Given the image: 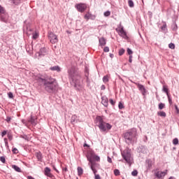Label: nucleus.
Instances as JSON below:
<instances>
[{
	"label": "nucleus",
	"instance_id": "nucleus-1",
	"mask_svg": "<svg viewBox=\"0 0 179 179\" xmlns=\"http://www.w3.org/2000/svg\"><path fill=\"white\" fill-rule=\"evenodd\" d=\"M69 75V80L71 85L74 86L75 89L78 92H82L83 90V84L80 81V73L75 66H72L67 71Z\"/></svg>",
	"mask_w": 179,
	"mask_h": 179
},
{
	"label": "nucleus",
	"instance_id": "nucleus-2",
	"mask_svg": "<svg viewBox=\"0 0 179 179\" xmlns=\"http://www.w3.org/2000/svg\"><path fill=\"white\" fill-rule=\"evenodd\" d=\"M35 80L39 86H44L45 90V92H48V93H54L58 87L57 80L52 77L42 78L40 76H36Z\"/></svg>",
	"mask_w": 179,
	"mask_h": 179
},
{
	"label": "nucleus",
	"instance_id": "nucleus-3",
	"mask_svg": "<svg viewBox=\"0 0 179 179\" xmlns=\"http://www.w3.org/2000/svg\"><path fill=\"white\" fill-rule=\"evenodd\" d=\"M124 138L127 145H134L138 141V132L136 129H131L124 134Z\"/></svg>",
	"mask_w": 179,
	"mask_h": 179
},
{
	"label": "nucleus",
	"instance_id": "nucleus-4",
	"mask_svg": "<svg viewBox=\"0 0 179 179\" xmlns=\"http://www.w3.org/2000/svg\"><path fill=\"white\" fill-rule=\"evenodd\" d=\"M95 124L99 128L101 132H108L113 126L109 123L104 122L101 116H97L95 120Z\"/></svg>",
	"mask_w": 179,
	"mask_h": 179
},
{
	"label": "nucleus",
	"instance_id": "nucleus-5",
	"mask_svg": "<svg viewBox=\"0 0 179 179\" xmlns=\"http://www.w3.org/2000/svg\"><path fill=\"white\" fill-rule=\"evenodd\" d=\"M121 155L123 160H124L127 164L131 166V164H132V162H134V158L131 155V150L126 149L121 152Z\"/></svg>",
	"mask_w": 179,
	"mask_h": 179
},
{
	"label": "nucleus",
	"instance_id": "nucleus-6",
	"mask_svg": "<svg viewBox=\"0 0 179 179\" xmlns=\"http://www.w3.org/2000/svg\"><path fill=\"white\" fill-rule=\"evenodd\" d=\"M96 156V154L94 152H90L87 154V158L88 162H90V169L92 171L96 173V168H94V157Z\"/></svg>",
	"mask_w": 179,
	"mask_h": 179
},
{
	"label": "nucleus",
	"instance_id": "nucleus-7",
	"mask_svg": "<svg viewBox=\"0 0 179 179\" xmlns=\"http://www.w3.org/2000/svg\"><path fill=\"white\" fill-rule=\"evenodd\" d=\"M167 175V170L164 171H160L159 169H155L154 171V176L156 177V178L159 179H164V176Z\"/></svg>",
	"mask_w": 179,
	"mask_h": 179
},
{
	"label": "nucleus",
	"instance_id": "nucleus-8",
	"mask_svg": "<svg viewBox=\"0 0 179 179\" xmlns=\"http://www.w3.org/2000/svg\"><path fill=\"white\" fill-rule=\"evenodd\" d=\"M75 8L76 9H77L78 12L83 13V12H85V10L87 9V5H86V3H80L76 4Z\"/></svg>",
	"mask_w": 179,
	"mask_h": 179
},
{
	"label": "nucleus",
	"instance_id": "nucleus-9",
	"mask_svg": "<svg viewBox=\"0 0 179 179\" xmlns=\"http://www.w3.org/2000/svg\"><path fill=\"white\" fill-rule=\"evenodd\" d=\"M48 38L52 44L58 43V36L52 32L48 33Z\"/></svg>",
	"mask_w": 179,
	"mask_h": 179
},
{
	"label": "nucleus",
	"instance_id": "nucleus-10",
	"mask_svg": "<svg viewBox=\"0 0 179 179\" xmlns=\"http://www.w3.org/2000/svg\"><path fill=\"white\" fill-rule=\"evenodd\" d=\"M8 19H9V17H8V14L6 13V11L5 10L3 13H0L1 22H3V23H8Z\"/></svg>",
	"mask_w": 179,
	"mask_h": 179
},
{
	"label": "nucleus",
	"instance_id": "nucleus-11",
	"mask_svg": "<svg viewBox=\"0 0 179 179\" xmlns=\"http://www.w3.org/2000/svg\"><path fill=\"white\" fill-rule=\"evenodd\" d=\"M138 90L142 93L143 96H146V88L142 84L136 83Z\"/></svg>",
	"mask_w": 179,
	"mask_h": 179
},
{
	"label": "nucleus",
	"instance_id": "nucleus-12",
	"mask_svg": "<svg viewBox=\"0 0 179 179\" xmlns=\"http://www.w3.org/2000/svg\"><path fill=\"white\" fill-rule=\"evenodd\" d=\"M119 34L122 37V38H124V40H128L129 37L128 35H127V31L124 30V27L120 28L119 30Z\"/></svg>",
	"mask_w": 179,
	"mask_h": 179
},
{
	"label": "nucleus",
	"instance_id": "nucleus-13",
	"mask_svg": "<svg viewBox=\"0 0 179 179\" xmlns=\"http://www.w3.org/2000/svg\"><path fill=\"white\" fill-rule=\"evenodd\" d=\"M48 53V50L45 48H41L38 52V57L41 58V57H45Z\"/></svg>",
	"mask_w": 179,
	"mask_h": 179
},
{
	"label": "nucleus",
	"instance_id": "nucleus-14",
	"mask_svg": "<svg viewBox=\"0 0 179 179\" xmlns=\"http://www.w3.org/2000/svg\"><path fill=\"white\" fill-rule=\"evenodd\" d=\"M29 122H30V124H31V125H33L34 127H36V125H37V117L31 115L30 119L28 120Z\"/></svg>",
	"mask_w": 179,
	"mask_h": 179
},
{
	"label": "nucleus",
	"instance_id": "nucleus-15",
	"mask_svg": "<svg viewBox=\"0 0 179 179\" xmlns=\"http://www.w3.org/2000/svg\"><path fill=\"white\" fill-rule=\"evenodd\" d=\"M101 104H103L104 107H108V98H107V96H101Z\"/></svg>",
	"mask_w": 179,
	"mask_h": 179
},
{
	"label": "nucleus",
	"instance_id": "nucleus-16",
	"mask_svg": "<svg viewBox=\"0 0 179 179\" xmlns=\"http://www.w3.org/2000/svg\"><path fill=\"white\" fill-rule=\"evenodd\" d=\"M145 163H146L147 170L152 169V167L153 166V162H152V159H147Z\"/></svg>",
	"mask_w": 179,
	"mask_h": 179
},
{
	"label": "nucleus",
	"instance_id": "nucleus-17",
	"mask_svg": "<svg viewBox=\"0 0 179 179\" xmlns=\"http://www.w3.org/2000/svg\"><path fill=\"white\" fill-rule=\"evenodd\" d=\"M45 176H47V177H52V174L51 173V169L48 167L45 168Z\"/></svg>",
	"mask_w": 179,
	"mask_h": 179
},
{
	"label": "nucleus",
	"instance_id": "nucleus-18",
	"mask_svg": "<svg viewBox=\"0 0 179 179\" xmlns=\"http://www.w3.org/2000/svg\"><path fill=\"white\" fill-rule=\"evenodd\" d=\"M90 17H96V15L90 13V12H87L85 15L84 18L86 19V20H89Z\"/></svg>",
	"mask_w": 179,
	"mask_h": 179
},
{
	"label": "nucleus",
	"instance_id": "nucleus-19",
	"mask_svg": "<svg viewBox=\"0 0 179 179\" xmlns=\"http://www.w3.org/2000/svg\"><path fill=\"white\" fill-rule=\"evenodd\" d=\"M50 71H56V72H61V67H59V66H51L50 68Z\"/></svg>",
	"mask_w": 179,
	"mask_h": 179
},
{
	"label": "nucleus",
	"instance_id": "nucleus-20",
	"mask_svg": "<svg viewBox=\"0 0 179 179\" xmlns=\"http://www.w3.org/2000/svg\"><path fill=\"white\" fill-rule=\"evenodd\" d=\"M99 45H101V47H104V45H106V38H99Z\"/></svg>",
	"mask_w": 179,
	"mask_h": 179
},
{
	"label": "nucleus",
	"instance_id": "nucleus-21",
	"mask_svg": "<svg viewBox=\"0 0 179 179\" xmlns=\"http://www.w3.org/2000/svg\"><path fill=\"white\" fill-rule=\"evenodd\" d=\"M11 167L13 169V170H15V171H17V173H22V169H20L19 166L16 165H12Z\"/></svg>",
	"mask_w": 179,
	"mask_h": 179
},
{
	"label": "nucleus",
	"instance_id": "nucleus-22",
	"mask_svg": "<svg viewBox=\"0 0 179 179\" xmlns=\"http://www.w3.org/2000/svg\"><path fill=\"white\" fill-rule=\"evenodd\" d=\"M36 158H37L38 162H42V160H43V154H41V152H36Z\"/></svg>",
	"mask_w": 179,
	"mask_h": 179
},
{
	"label": "nucleus",
	"instance_id": "nucleus-23",
	"mask_svg": "<svg viewBox=\"0 0 179 179\" xmlns=\"http://www.w3.org/2000/svg\"><path fill=\"white\" fill-rule=\"evenodd\" d=\"M162 91L166 93V96H170V94L169 93V87L167 85L163 86Z\"/></svg>",
	"mask_w": 179,
	"mask_h": 179
},
{
	"label": "nucleus",
	"instance_id": "nucleus-24",
	"mask_svg": "<svg viewBox=\"0 0 179 179\" xmlns=\"http://www.w3.org/2000/svg\"><path fill=\"white\" fill-rule=\"evenodd\" d=\"M78 176H79V177H81L82 175L83 174V169H82V167L78 166Z\"/></svg>",
	"mask_w": 179,
	"mask_h": 179
},
{
	"label": "nucleus",
	"instance_id": "nucleus-25",
	"mask_svg": "<svg viewBox=\"0 0 179 179\" xmlns=\"http://www.w3.org/2000/svg\"><path fill=\"white\" fill-rule=\"evenodd\" d=\"M38 38V33L34 31L32 33V40H37Z\"/></svg>",
	"mask_w": 179,
	"mask_h": 179
},
{
	"label": "nucleus",
	"instance_id": "nucleus-26",
	"mask_svg": "<svg viewBox=\"0 0 179 179\" xmlns=\"http://www.w3.org/2000/svg\"><path fill=\"white\" fill-rule=\"evenodd\" d=\"M157 115H159V117H164V118H165V117H166V112H164V111L157 112Z\"/></svg>",
	"mask_w": 179,
	"mask_h": 179
},
{
	"label": "nucleus",
	"instance_id": "nucleus-27",
	"mask_svg": "<svg viewBox=\"0 0 179 179\" xmlns=\"http://www.w3.org/2000/svg\"><path fill=\"white\" fill-rule=\"evenodd\" d=\"M20 138H22V139H24L25 141H30V138H29L28 136L26 134L20 135Z\"/></svg>",
	"mask_w": 179,
	"mask_h": 179
},
{
	"label": "nucleus",
	"instance_id": "nucleus-28",
	"mask_svg": "<svg viewBox=\"0 0 179 179\" xmlns=\"http://www.w3.org/2000/svg\"><path fill=\"white\" fill-rule=\"evenodd\" d=\"M128 5L129 8H134V6H135V4L134 3V1L132 0L128 1Z\"/></svg>",
	"mask_w": 179,
	"mask_h": 179
},
{
	"label": "nucleus",
	"instance_id": "nucleus-29",
	"mask_svg": "<svg viewBox=\"0 0 179 179\" xmlns=\"http://www.w3.org/2000/svg\"><path fill=\"white\" fill-rule=\"evenodd\" d=\"M164 107H166V104H164L163 103H160L159 104L158 108H159V110H163V108H164Z\"/></svg>",
	"mask_w": 179,
	"mask_h": 179
},
{
	"label": "nucleus",
	"instance_id": "nucleus-30",
	"mask_svg": "<svg viewBox=\"0 0 179 179\" xmlns=\"http://www.w3.org/2000/svg\"><path fill=\"white\" fill-rule=\"evenodd\" d=\"M125 54V50L124 48H122L119 50V55L121 57L122 55H124Z\"/></svg>",
	"mask_w": 179,
	"mask_h": 179
},
{
	"label": "nucleus",
	"instance_id": "nucleus-31",
	"mask_svg": "<svg viewBox=\"0 0 179 179\" xmlns=\"http://www.w3.org/2000/svg\"><path fill=\"white\" fill-rule=\"evenodd\" d=\"M76 115H73L72 117H71V123L72 124H74V122H76Z\"/></svg>",
	"mask_w": 179,
	"mask_h": 179
},
{
	"label": "nucleus",
	"instance_id": "nucleus-32",
	"mask_svg": "<svg viewBox=\"0 0 179 179\" xmlns=\"http://www.w3.org/2000/svg\"><path fill=\"white\" fill-rule=\"evenodd\" d=\"M103 83H107V82H108V76H103Z\"/></svg>",
	"mask_w": 179,
	"mask_h": 179
},
{
	"label": "nucleus",
	"instance_id": "nucleus-33",
	"mask_svg": "<svg viewBox=\"0 0 179 179\" xmlns=\"http://www.w3.org/2000/svg\"><path fill=\"white\" fill-rule=\"evenodd\" d=\"M168 100H169V103L170 104V106L173 105V99H171V96H170V95L167 96Z\"/></svg>",
	"mask_w": 179,
	"mask_h": 179
},
{
	"label": "nucleus",
	"instance_id": "nucleus-34",
	"mask_svg": "<svg viewBox=\"0 0 179 179\" xmlns=\"http://www.w3.org/2000/svg\"><path fill=\"white\" fill-rule=\"evenodd\" d=\"M127 54L129 55V57H130V55H132L134 54V52L129 48H127Z\"/></svg>",
	"mask_w": 179,
	"mask_h": 179
},
{
	"label": "nucleus",
	"instance_id": "nucleus-35",
	"mask_svg": "<svg viewBox=\"0 0 179 179\" xmlns=\"http://www.w3.org/2000/svg\"><path fill=\"white\" fill-rule=\"evenodd\" d=\"M5 121H6L8 124H10V121H12V117L7 116L6 118L5 119Z\"/></svg>",
	"mask_w": 179,
	"mask_h": 179
},
{
	"label": "nucleus",
	"instance_id": "nucleus-36",
	"mask_svg": "<svg viewBox=\"0 0 179 179\" xmlns=\"http://www.w3.org/2000/svg\"><path fill=\"white\" fill-rule=\"evenodd\" d=\"M118 108H119V110H122V108H124V103H122V102H119Z\"/></svg>",
	"mask_w": 179,
	"mask_h": 179
},
{
	"label": "nucleus",
	"instance_id": "nucleus-37",
	"mask_svg": "<svg viewBox=\"0 0 179 179\" xmlns=\"http://www.w3.org/2000/svg\"><path fill=\"white\" fill-rule=\"evenodd\" d=\"M169 47L171 48V50H174V48H176V45H174L173 43H171L169 44Z\"/></svg>",
	"mask_w": 179,
	"mask_h": 179
},
{
	"label": "nucleus",
	"instance_id": "nucleus-38",
	"mask_svg": "<svg viewBox=\"0 0 179 179\" xmlns=\"http://www.w3.org/2000/svg\"><path fill=\"white\" fill-rule=\"evenodd\" d=\"M96 173H94V171H93V173H94V174L95 176V179H101V177H100V175L96 174L97 170H96Z\"/></svg>",
	"mask_w": 179,
	"mask_h": 179
},
{
	"label": "nucleus",
	"instance_id": "nucleus-39",
	"mask_svg": "<svg viewBox=\"0 0 179 179\" xmlns=\"http://www.w3.org/2000/svg\"><path fill=\"white\" fill-rule=\"evenodd\" d=\"M162 31H166L167 30V25L164 24L162 27H161Z\"/></svg>",
	"mask_w": 179,
	"mask_h": 179
},
{
	"label": "nucleus",
	"instance_id": "nucleus-40",
	"mask_svg": "<svg viewBox=\"0 0 179 179\" xmlns=\"http://www.w3.org/2000/svg\"><path fill=\"white\" fill-rule=\"evenodd\" d=\"M12 152L15 155H17V153H19V150H17V148H13Z\"/></svg>",
	"mask_w": 179,
	"mask_h": 179
},
{
	"label": "nucleus",
	"instance_id": "nucleus-41",
	"mask_svg": "<svg viewBox=\"0 0 179 179\" xmlns=\"http://www.w3.org/2000/svg\"><path fill=\"white\" fill-rule=\"evenodd\" d=\"M131 176H133L134 177H136V176H138V171L134 170V171H132Z\"/></svg>",
	"mask_w": 179,
	"mask_h": 179
},
{
	"label": "nucleus",
	"instance_id": "nucleus-42",
	"mask_svg": "<svg viewBox=\"0 0 179 179\" xmlns=\"http://www.w3.org/2000/svg\"><path fill=\"white\" fill-rule=\"evenodd\" d=\"M173 145H178V138H176L173 140Z\"/></svg>",
	"mask_w": 179,
	"mask_h": 179
},
{
	"label": "nucleus",
	"instance_id": "nucleus-43",
	"mask_svg": "<svg viewBox=\"0 0 179 179\" xmlns=\"http://www.w3.org/2000/svg\"><path fill=\"white\" fill-rule=\"evenodd\" d=\"M103 15H104V16H105L106 17H108V16H110V15H111V13L108 10V11L105 12V13H103Z\"/></svg>",
	"mask_w": 179,
	"mask_h": 179
},
{
	"label": "nucleus",
	"instance_id": "nucleus-44",
	"mask_svg": "<svg viewBox=\"0 0 179 179\" xmlns=\"http://www.w3.org/2000/svg\"><path fill=\"white\" fill-rule=\"evenodd\" d=\"M86 83H87V86L89 87V86H90V79L87 76L86 79Z\"/></svg>",
	"mask_w": 179,
	"mask_h": 179
},
{
	"label": "nucleus",
	"instance_id": "nucleus-45",
	"mask_svg": "<svg viewBox=\"0 0 179 179\" xmlns=\"http://www.w3.org/2000/svg\"><path fill=\"white\" fill-rule=\"evenodd\" d=\"M109 103H110L111 106H115V101L113 99H109Z\"/></svg>",
	"mask_w": 179,
	"mask_h": 179
},
{
	"label": "nucleus",
	"instance_id": "nucleus-46",
	"mask_svg": "<svg viewBox=\"0 0 179 179\" xmlns=\"http://www.w3.org/2000/svg\"><path fill=\"white\" fill-rule=\"evenodd\" d=\"M114 174H115V176H120V170L115 169L114 170Z\"/></svg>",
	"mask_w": 179,
	"mask_h": 179
},
{
	"label": "nucleus",
	"instance_id": "nucleus-47",
	"mask_svg": "<svg viewBox=\"0 0 179 179\" xmlns=\"http://www.w3.org/2000/svg\"><path fill=\"white\" fill-rule=\"evenodd\" d=\"M7 136L9 141H12V139H13V136H12L11 134H8Z\"/></svg>",
	"mask_w": 179,
	"mask_h": 179
},
{
	"label": "nucleus",
	"instance_id": "nucleus-48",
	"mask_svg": "<svg viewBox=\"0 0 179 179\" xmlns=\"http://www.w3.org/2000/svg\"><path fill=\"white\" fill-rule=\"evenodd\" d=\"M94 160H95V162H100V157L95 155Z\"/></svg>",
	"mask_w": 179,
	"mask_h": 179
},
{
	"label": "nucleus",
	"instance_id": "nucleus-49",
	"mask_svg": "<svg viewBox=\"0 0 179 179\" xmlns=\"http://www.w3.org/2000/svg\"><path fill=\"white\" fill-rule=\"evenodd\" d=\"M103 51H104V52H108L110 51V48H108V46H106L103 48Z\"/></svg>",
	"mask_w": 179,
	"mask_h": 179
},
{
	"label": "nucleus",
	"instance_id": "nucleus-50",
	"mask_svg": "<svg viewBox=\"0 0 179 179\" xmlns=\"http://www.w3.org/2000/svg\"><path fill=\"white\" fill-rule=\"evenodd\" d=\"M0 161L1 162V163H6V160L5 159V157H1Z\"/></svg>",
	"mask_w": 179,
	"mask_h": 179
},
{
	"label": "nucleus",
	"instance_id": "nucleus-51",
	"mask_svg": "<svg viewBox=\"0 0 179 179\" xmlns=\"http://www.w3.org/2000/svg\"><path fill=\"white\" fill-rule=\"evenodd\" d=\"M5 12V8L0 5V13H3Z\"/></svg>",
	"mask_w": 179,
	"mask_h": 179
},
{
	"label": "nucleus",
	"instance_id": "nucleus-52",
	"mask_svg": "<svg viewBox=\"0 0 179 179\" xmlns=\"http://www.w3.org/2000/svg\"><path fill=\"white\" fill-rule=\"evenodd\" d=\"M6 134H8V131L6 130H4L1 132V136L2 138H3V136H5V135H6Z\"/></svg>",
	"mask_w": 179,
	"mask_h": 179
},
{
	"label": "nucleus",
	"instance_id": "nucleus-53",
	"mask_svg": "<svg viewBox=\"0 0 179 179\" xmlns=\"http://www.w3.org/2000/svg\"><path fill=\"white\" fill-rule=\"evenodd\" d=\"M8 96L9 99H13V94L12 92H8Z\"/></svg>",
	"mask_w": 179,
	"mask_h": 179
},
{
	"label": "nucleus",
	"instance_id": "nucleus-54",
	"mask_svg": "<svg viewBox=\"0 0 179 179\" xmlns=\"http://www.w3.org/2000/svg\"><path fill=\"white\" fill-rule=\"evenodd\" d=\"M175 109L176 114H179V108L178 106H177V105H175Z\"/></svg>",
	"mask_w": 179,
	"mask_h": 179
},
{
	"label": "nucleus",
	"instance_id": "nucleus-55",
	"mask_svg": "<svg viewBox=\"0 0 179 179\" xmlns=\"http://www.w3.org/2000/svg\"><path fill=\"white\" fill-rule=\"evenodd\" d=\"M62 171H63V173H66V171H68V167H64V168H62Z\"/></svg>",
	"mask_w": 179,
	"mask_h": 179
},
{
	"label": "nucleus",
	"instance_id": "nucleus-56",
	"mask_svg": "<svg viewBox=\"0 0 179 179\" xmlns=\"http://www.w3.org/2000/svg\"><path fill=\"white\" fill-rule=\"evenodd\" d=\"M132 58H133L132 55H130L129 57V62H130V64L132 63Z\"/></svg>",
	"mask_w": 179,
	"mask_h": 179
},
{
	"label": "nucleus",
	"instance_id": "nucleus-57",
	"mask_svg": "<svg viewBox=\"0 0 179 179\" xmlns=\"http://www.w3.org/2000/svg\"><path fill=\"white\" fill-rule=\"evenodd\" d=\"M108 163H113V160L111 159V157H108Z\"/></svg>",
	"mask_w": 179,
	"mask_h": 179
},
{
	"label": "nucleus",
	"instance_id": "nucleus-58",
	"mask_svg": "<svg viewBox=\"0 0 179 179\" xmlns=\"http://www.w3.org/2000/svg\"><path fill=\"white\" fill-rule=\"evenodd\" d=\"M101 90H106V85H101Z\"/></svg>",
	"mask_w": 179,
	"mask_h": 179
},
{
	"label": "nucleus",
	"instance_id": "nucleus-59",
	"mask_svg": "<svg viewBox=\"0 0 179 179\" xmlns=\"http://www.w3.org/2000/svg\"><path fill=\"white\" fill-rule=\"evenodd\" d=\"M6 148L8 149L9 148V144L8 143V141L4 143Z\"/></svg>",
	"mask_w": 179,
	"mask_h": 179
},
{
	"label": "nucleus",
	"instance_id": "nucleus-60",
	"mask_svg": "<svg viewBox=\"0 0 179 179\" xmlns=\"http://www.w3.org/2000/svg\"><path fill=\"white\" fill-rule=\"evenodd\" d=\"M22 124H24V125H26V120H22Z\"/></svg>",
	"mask_w": 179,
	"mask_h": 179
},
{
	"label": "nucleus",
	"instance_id": "nucleus-61",
	"mask_svg": "<svg viewBox=\"0 0 179 179\" xmlns=\"http://www.w3.org/2000/svg\"><path fill=\"white\" fill-rule=\"evenodd\" d=\"M27 31H32L31 28H27Z\"/></svg>",
	"mask_w": 179,
	"mask_h": 179
},
{
	"label": "nucleus",
	"instance_id": "nucleus-62",
	"mask_svg": "<svg viewBox=\"0 0 179 179\" xmlns=\"http://www.w3.org/2000/svg\"><path fill=\"white\" fill-rule=\"evenodd\" d=\"M3 141H4V143H5L8 142V138H4Z\"/></svg>",
	"mask_w": 179,
	"mask_h": 179
},
{
	"label": "nucleus",
	"instance_id": "nucleus-63",
	"mask_svg": "<svg viewBox=\"0 0 179 179\" xmlns=\"http://www.w3.org/2000/svg\"><path fill=\"white\" fill-rule=\"evenodd\" d=\"M110 58H113L114 57V55L113 54H110Z\"/></svg>",
	"mask_w": 179,
	"mask_h": 179
},
{
	"label": "nucleus",
	"instance_id": "nucleus-64",
	"mask_svg": "<svg viewBox=\"0 0 179 179\" xmlns=\"http://www.w3.org/2000/svg\"><path fill=\"white\" fill-rule=\"evenodd\" d=\"M85 146L89 147V145H87V144H84V148H85Z\"/></svg>",
	"mask_w": 179,
	"mask_h": 179
}]
</instances>
